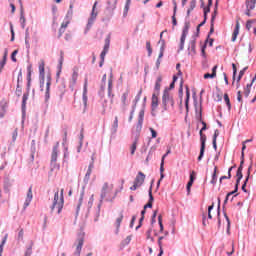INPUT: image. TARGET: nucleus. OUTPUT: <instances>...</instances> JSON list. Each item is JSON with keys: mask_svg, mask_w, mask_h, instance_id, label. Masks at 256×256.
<instances>
[{"mask_svg": "<svg viewBox=\"0 0 256 256\" xmlns=\"http://www.w3.org/2000/svg\"><path fill=\"white\" fill-rule=\"evenodd\" d=\"M159 107V94H152V100H151V109L152 111H155Z\"/></svg>", "mask_w": 256, "mask_h": 256, "instance_id": "aec40b11", "label": "nucleus"}, {"mask_svg": "<svg viewBox=\"0 0 256 256\" xmlns=\"http://www.w3.org/2000/svg\"><path fill=\"white\" fill-rule=\"evenodd\" d=\"M209 13H211V8L203 9V17H204L205 21H207V15H209Z\"/></svg>", "mask_w": 256, "mask_h": 256, "instance_id": "0e129e2a", "label": "nucleus"}, {"mask_svg": "<svg viewBox=\"0 0 256 256\" xmlns=\"http://www.w3.org/2000/svg\"><path fill=\"white\" fill-rule=\"evenodd\" d=\"M5 113H7V104H3L0 106V118L3 119L5 117Z\"/></svg>", "mask_w": 256, "mask_h": 256, "instance_id": "49530a36", "label": "nucleus"}, {"mask_svg": "<svg viewBox=\"0 0 256 256\" xmlns=\"http://www.w3.org/2000/svg\"><path fill=\"white\" fill-rule=\"evenodd\" d=\"M155 223H157V210H154L151 217V225H155Z\"/></svg>", "mask_w": 256, "mask_h": 256, "instance_id": "052dcab7", "label": "nucleus"}, {"mask_svg": "<svg viewBox=\"0 0 256 256\" xmlns=\"http://www.w3.org/2000/svg\"><path fill=\"white\" fill-rule=\"evenodd\" d=\"M239 29H240V25H239V21L236 22L233 34H232V38L231 41L233 43H235V41H237V35H239Z\"/></svg>", "mask_w": 256, "mask_h": 256, "instance_id": "a878e982", "label": "nucleus"}, {"mask_svg": "<svg viewBox=\"0 0 256 256\" xmlns=\"http://www.w3.org/2000/svg\"><path fill=\"white\" fill-rule=\"evenodd\" d=\"M160 46L159 59H163V55L165 53V39H160L158 42Z\"/></svg>", "mask_w": 256, "mask_h": 256, "instance_id": "7c9ffc66", "label": "nucleus"}, {"mask_svg": "<svg viewBox=\"0 0 256 256\" xmlns=\"http://www.w3.org/2000/svg\"><path fill=\"white\" fill-rule=\"evenodd\" d=\"M241 179H243V172H236V183L234 186L236 189H239V185H241Z\"/></svg>", "mask_w": 256, "mask_h": 256, "instance_id": "72a5a7b5", "label": "nucleus"}, {"mask_svg": "<svg viewBox=\"0 0 256 256\" xmlns=\"http://www.w3.org/2000/svg\"><path fill=\"white\" fill-rule=\"evenodd\" d=\"M196 119L199 123L202 124V128L200 129L199 133H203V131H207V122L203 121V112L200 110L199 113L197 112L196 108Z\"/></svg>", "mask_w": 256, "mask_h": 256, "instance_id": "f8f14e48", "label": "nucleus"}, {"mask_svg": "<svg viewBox=\"0 0 256 256\" xmlns=\"http://www.w3.org/2000/svg\"><path fill=\"white\" fill-rule=\"evenodd\" d=\"M247 69H249L248 66L244 67L240 72H239V75L237 77V83H240L241 82V79H243V75H245V72L247 71Z\"/></svg>", "mask_w": 256, "mask_h": 256, "instance_id": "79ce46f5", "label": "nucleus"}, {"mask_svg": "<svg viewBox=\"0 0 256 256\" xmlns=\"http://www.w3.org/2000/svg\"><path fill=\"white\" fill-rule=\"evenodd\" d=\"M232 69H233V83H235V79H237V65H235V63H232Z\"/></svg>", "mask_w": 256, "mask_h": 256, "instance_id": "6e6d98bb", "label": "nucleus"}, {"mask_svg": "<svg viewBox=\"0 0 256 256\" xmlns=\"http://www.w3.org/2000/svg\"><path fill=\"white\" fill-rule=\"evenodd\" d=\"M245 165V153L241 152V156H240V165L237 168L238 173H243V166Z\"/></svg>", "mask_w": 256, "mask_h": 256, "instance_id": "cd10ccee", "label": "nucleus"}, {"mask_svg": "<svg viewBox=\"0 0 256 256\" xmlns=\"http://www.w3.org/2000/svg\"><path fill=\"white\" fill-rule=\"evenodd\" d=\"M190 27H191V22L185 21L184 27L182 29V35L180 37V45H179L178 53L179 51H183V49H185V40L187 39V35H189Z\"/></svg>", "mask_w": 256, "mask_h": 256, "instance_id": "423d86ee", "label": "nucleus"}, {"mask_svg": "<svg viewBox=\"0 0 256 256\" xmlns=\"http://www.w3.org/2000/svg\"><path fill=\"white\" fill-rule=\"evenodd\" d=\"M112 77H113V70L111 69L110 79L108 80V97L110 99L111 104H113V98L115 97V94H113V80L111 79Z\"/></svg>", "mask_w": 256, "mask_h": 256, "instance_id": "9b49d317", "label": "nucleus"}, {"mask_svg": "<svg viewBox=\"0 0 256 256\" xmlns=\"http://www.w3.org/2000/svg\"><path fill=\"white\" fill-rule=\"evenodd\" d=\"M229 197L228 194H226L225 200L223 202V213H224V217L227 221V231H229V228L231 227V220H229V216H227V212H225V205H227V203L229 202Z\"/></svg>", "mask_w": 256, "mask_h": 256, "instance_id": "2eb2a0df", "label": "nucleus"}, {"mask_svg": "<svg viewBox=\"0 0 256 256\" xmlns=\"http://www.w3.org/2000/svg\"><path fill=\"white\" fill-rule=\"evenodd\" d=\"M131 243V236H127L125 240L121 242L122 247H125V245H129Z\"/></svg>", "mask_w": 256, "mask_h": 256, "instance_id": "e2e57ef3", "label": "nucleus"}, {"mask_svg": "<svg viewBox=\"0 0 256 256\" xmlns=\"http://www.w3.org/2000/svg\"><path fill=\"white\" fill-rule=\"evenodd\" d=\"M25 15L23 14V11L20 13V24L22 29H25V23H26Z\"/></svg>", "mask_w": 256, "mask_h": 256, "instance_id": "5fc2aeb1", "label": "nucleus"}, {"mask_svg": "<svg viewBox=\"0 0 256 256\" xmlns=\"http://www.w3.org/2000/svg\"><path fill=\"white\" fill-rule=\"evenodd\" d=\"M83 139H84V136H83V129H82L79 136V146L77 148L78 153H81V147H83Z\"/></svg>", "mask_w": 256, "mask_h": 256, "instance_id": "a19ab883", "label": "nucleus"}, {"mask_svg": "<svg viewBox=\"0 0 256 256\" xmlns=\"http://www.w3.org/2000/svg\"><path fill=\"white\" fill-rule=\"evenodd\" d=\"M224 101L226 103V107H228V111H231V99L229 98V94H224Z\"/></svg>", "mask_w": 256, "mask_h": 256, "instance_id": "ea45409f", "label": "nucleus"}, {"mask_svg": "<svg viewBox=\"0 0 256 256\" xmlns=\"http://www.w3.org/2000/svg\"><path fill=\"white\" fill-rule=\"evenodd\" d=\"M127 97H129V90L123 93L121 97L122 105L125 107L127 105Z\"/></svg>", "mask_w": 256, "mask_h": 256, "instance_id": "09e8293b", "label": "nucleus"}, {"mask_svg": "<svg viewBox=\"0 0 256 256\" xmlns=\"http://www.w3.org/2000/svg\"><path fill=\"white\" fill-rule=\"evenodd\" d=\"M85 243V232H79L77 235V239L74 243V247L76 250L72 254V256H81V251L83 249V245Z\"/></svg>", "mask_w": 256, "mask_h": 256, "instance_id": "39448f33", "label": "nucleus"}, {"mask_svg": "<svg viewBox=\"0 0 256 256\" xmlns=\"http://www.w3.org/2000/svg\"><path fill=\"white\" fill-rule=\"evenodd\" d=\"M39 80H40V91H43L45 86V62L39 64Z\"/></svg>", "mask_w": 256, "mask_h": 256, "instance_id": "1a4fd4ad", "label": "nucleus"}, {"mask_svg": "<svg viewBox=\"0 0 256 256\" xmlns=\"http://www.w3.org/2000/svg\"><path fill=\"white\" fill-rule=\"evenodd\" d=\"M22 93H23V89L21 88V85L17 84L15 94L17 95V97H21Z\"/></svg>", "mask_w": 256, "mask_h": 256, "instance_id": "bf43d9fd", "label": "nucleus"}, {"mask_svg": "<svg viewBox=\"0 0 256 256\" xmlns=\"http://www.w3.org/2000/svg\"><path fill=\"white\" fill-rule=\"evenodd\" d=\"M158 225L160 227V233H163L165 227L163 226V216L161 214L158 215Z\"/></svg>", "mask_w": 256, "mask_h": 256, "instance_id": "37998d69", "label": "nucleus"}, {"mask_svg": "<svg viewBox=\"0 0 256 256\" xmlns=\"http://www.w3.org/2000/svg\"><path fill=\"white\" fill-rule=\"evenodd\" d=\"M200 135V153L198 156V161H203V157H205V148L207 143V135L204 133H199Z\"/></svg>", "mask_w": 256, "mask_h": 256, "instance_id": "6e6552de", "label": "nucleus"}, {"mask_svg": "<svg viewBox=\"0 0 256 256\" xmlns=\"http://www.w3.org/2000/svg\"><path fill=\"white\" fill-rule=\"evenodd\" d=\"M49 99H51V76H47L45 103H49Z\"/></svg>", "mask_w": 256, "mask_h": 256, "instance_id": "4468645a", "label": "nucleus"}, {"mask_svg": "<svg viewBox=\"0 0 256 256\" xmlns=\"http://www.w3.org/2000/svg\"><path fill=\"white\" fill-rule=\"evenodd\" d=\"M89 179H91V172H86V174L84 176L85 185H87V183H89Z\"/></svg>", "mask_w": 256, "mask_h": 256, "instance_id": "774afa93", "label": "nucleus"}, {"mask_svg": "<svg viewBox=\"0 0 256 256\" xmlns=\"http://www.w3.org/2000/svg\"><path fill=\"white\" fill-rule=\"evenodd\" d=\"M190 99H191V91L189 90V86H186L185 109H186L187 113H189V100Z\"/></svg>", "mask_w": 256, "mask_h": 256, "instance_id": "393cba45", "label": "nucleus"}, {"mask_svg": "<svg viewBox=\"0 0 256 256\" xmlns=\"http://www.w3.org/2000/svg\"><path fill=\"white\" fill-rule=\"evenodd\" d=\"M145 119V108H142L138 115V122L136 124V135L133 144L131 145V155H135L137 151V141H139V136L141 135V129H143V121Z\"/></svg>", "mask_w": 256, "mask_h": 256, "instance_id": "f257e3e1", "label": "nucleus"}, {"mask_svg": "<svg viewBox=\"0 0 256 256\" xmlns=\"http://www.w3.org/2000/svg\"><path fill=\"white\" fill-rule=\"evenodd\" d=\"M107 189H109V184L108 183H104L103 187H102V191H101V195H100V203L98 204V209H101V203H103V199H105V197H107Z\"/></svg>", "mask_w": 256, "mask_h": 256, "instance_id": "dca6fc26", "label": "nucleus"}, {"mask_svg": "<svg viewBox=\"0 0 256 256\" xmlns=\"http://www.w3.org/2000/svg\"><path fill=\"white\" fill-rule=\"evenodd\" d=\"M97 3L98 2L95 1L93 4L92 11L87 23V29H91V27H93V23H95V19H97V12H95V9H97Z\"/></svg>", "mask_w": 256, "mask_h": 256, "instance_id": "9d476101", "label": "nucleus"}, {"mask_svg": "<svg viewBox=\"0 0 256 256\" xmlns=\"http://www.w3.org/2000/svg\"><path fill=\"white\" fill-rule=\"evenodd\" d=\"M252 167H253L252 165H250L248 167L247 176H246L245 180L243 181L244 185H247L249 183V178L251 177V169H252Z\"/></svg>", "mask_w": 256, "mask_h": 256, "instance_id": "3c124183", "label": "nucleus"}, {"mask_svg": "<svg viewBox=\"0 0 256 256\" xmlns=\"http://www.w3.org/2000/svg\"><path fill=\"white\" fill-rule=\"evenodd\" d=\"M256 2L255 0H247L246 1V9H250L253 11L255 9Z\"/></svg>", "mask_w": 256, "mask_h": 256, "instance_id": "4c0bfd02", "label": "nucleus"}, {"mask_svg": "<svg viewBox=\"0 0 256 256\" xmlns=\"http://www.w3.org/2000/svg\"><path fill=\"white\" fill-rule=\"evenodd\" d=\"M123 221V212L120 213V216L116 219V233H119V227H121V223Z\"/></svg>", "mask_w": 256, "mask_h": 256, "instance_id": "f704fd0d", "label": "nucleus"}, {"mask_svg": "<svg viewBox=\"0 0 256 256\" xmlns=\"http://www.w3.org/2000/svg\"><path fill=\"white\" fill-rule=\"evenodd\" d=\"M7 65V56H3L2 60L0 61V73H3V68Z\"/></svg>", "mask_w": 256, "mask_h": 256, "instance_id": "603ef678", "label": "nucleus"}, {"mask_svg": "<svg viewBox=\"0 0 256 256\" xmlns=\"http://www.w3.org/2000/svg\"><path fill=\"white\" fill-rule=\"evenodd\" d=\"M58 155H59V143H57V145L53 146L52 148V154H51V160H50L51 173H53V171H59L61 169V165L57 163Z\"/></svg>", "mask_w": 256, "mask_h": 256, "instance_id": "7ed1b4c3", "label": "nucleus"}, {"mask_svg": "<svg viewBox=\"0 0 256 256\" xmlns=\"http://www.w3.org/2000/svg\"><path fill=\"white\" fill-rule=\"evenodd\" d=\"M160 177L161 179H165V162L163 160L160 163Z\"/></svg>", "mask_w": 256, "mask_h": 256, "instance_id": "58836bf2", "label": "nucleus"}, {"mask_svg": "<svg viewBox=\"0 0 256 256\" xmlns=\"http://www.w3.org/2000/svg\"><path fill=\"white\" fill-rule=\"evenodd\" d=\"M207 43L208 41L206 40L205 43L201 46V56L204 59H207V53L205 52V50L207 49Z\"/></svg>", "mask_w": 256, "mask_h": 256, "instance_id": "c03bdc74", "label": "nucleus"}, {"mask_svg": "<svg viewBox=\"0 0 256 256\" xmlns=\"http://www.w3.org/2000/svg\"><path fill=\"white\" fill-rule=\"evenodd\" d=\"M7 237L8 235L6 234L0 244V256H3V247H5V243H7Z\"/></svg>", "mask_w": 256, "mask_h": 256, "instance_id": "de8ad7c7", "label": "nucleus"}, {"mask_svg": "<svg viewBox=\"0 0 256 256\" xmlns=\"http://www.w3.org/2000/svg\"><path fill=\"white\" fill-rule=\"evenodd\" d=\"M143 94V90H139L138 94L136 95L134 101H133V105H132V110L135 111V109H137V104L139 103V101H141V95Z\"/></svg>", "mask_w": 256, "mask_h": 256, "instance_id": "bb28decb", "label": "nucleus"}, {"mask_svg": "<svg viewBox=\"0 0 256 256\" xmlns=\"http://www.w3.org/2000/svg\"><path fill=\"white\" fill-rule=\"evenodd\" d=\"M217 217H218V227H221V198H218L217 205Z\"/></svg>", "mask_w": 256, "mask_h": 256, "instance_id": "473e14b6", "label": "nucleus"}, {"mask_svg": "<svg viewBox=\"0 0 256 256\" xmlns=\"http://www.w3.org/2000/svg\"><path fill=\"white\" fill-rule=\"evenodd\" d=\"M71 19H73V2H71L69 5V9L67 11L65 21H67V23H71Z\"/></svg>", "mask_w": 256, "mask_h": 256, "instance_id": "b1692460", "label": "nucleus"}, {"mask_svg": "<svg viewBox=\"0 0 256 256\" xmlns=\"http://www.w3.org/2000/svg\"><path fill=\"white\" fill-rule=\"evenodd\" d=\"M64 95H65V84H62L61 89H60V93H59L60 99H63Z\"/></svg>", "mask_w": 256, "mask_h": 256, "instance_id": "338daca9", "label": "nucleus"}, {"mask_svg": "<svg viewBox=\"0 0 256 256\" xmlns=\"http://www.w3.org/2000/svg\"><path fill=\"white\" fill-rule=\"evenodd\" d=\"M117 129H119V117L115 116L113 124L110 129L111 135H116Z\"/></svg>", "mask_w": 256, "mask_h": 256, "instance_id": "4be33fe9", "label": "nucleus"}, {"mask_svg": "<svg viewBox=\"0 0 256 256\" xmlns=\"http://www.w3.org/2000/svg\"><path fill=\"white\" fill-rule=\"evenodd\" d=\"M210 183L211 185H217V166L214 167V171L212 173V179Z\"/></svg>", "mask_w": 256, "mask_h": 256, "instance_id": "c9c22d12", "label": "nucleus"}, {"mask_svg": "<svg viewBox=\"0 0 256 256\" xmlns=\"http://www.w3.org/2000/svg\"><path fill=\"white\" fill-rule=\"evenodd\" d=\"M245 165V153L241 152V156H240V165L237 168L238 173H243V166Z\"/></svg>", "mask_w": 256, "mask_h": 256, "instance_id": "c85d7f7f", "label": "nucleus"}, {"mask_svg": "<svg viewBox=\"0 0 256 256\" xmlns=\"http://www.w3.org/2000/svg\"><path fill=\"white\" fill-rule=\"evenodd\" d=\"M83 197H85V186L82 187V190H81V193H80V198H79L78 205H77V208H76V217H77V215H79L81 205H83Z\"/></svg>", "mask_w": 256, "mask_h": 256, "instance_id": "412c9836", "label": "nucleus"}, {"mask_svg": "<svg viewBox=\"0 0 256 256\" xmlns=\"http://www.w3.org/2000/svg\"><path fill=\"white\" fill-rule=\"evenodd\" d=\"M169 105H171V107H175V99H173V95H171L170 92H167V90H164L162 95L163 110L168 111Z\"/></svg>", "mask_w": 256, "mask_h": 256, "instance_id": "20e7f679", "label": "nucleus"}, {"mask_svg": "<svg viewBox=\"0 0 256 256\" xmlns=\"http://www.w3.org/2000/svg\"><path fill=\"white\" fill-rule=\"evenodd\" d=\"M178 95H179V98H180V105H183V80H181V82H180Z\"/></svg>", "mask_w": 256, "mask_h": 256, "instance_id": "e433bc0d", "label": "nucleus"}, {"mask_svg": "<svg viewBox=\"0 0 256 256\" xmlns=\"http://www.w3.org/2000/svg\"><path fill=\"white\" fill-rule=\"evenodd\" d=\"M31 91V82H27L26 84V92L22 96V119H25L26 111H27V101L29 100V93Z\"/></svg>", "mask_w": 256, "mask_h": 256, "instance_id": "0eeeda50", "label": "nucleus"}, {"mask_svg": "<svg viewBox=\"0 0 256 256\" xmlns=\"http://www.w3.org/2000/svg\"><path fill=\"white\" fill-rule=\"evenodd\" d=\"M253 23H255V20H248L246 22V29H247V31H251V28L253 27Z\"/></svg>", "mask_w": 256, "mask_h": 256, "instance_id": "680f3d73", "label": "nucleus"}, {"mask_svg": "<svg viewBox=\"0 0 256 256\" xmlns=\"http://www.w3.org/2000/svg\"><path fill=\"white\" fill-rule=\"evenodd\" d=\"M111 45V34H108L107 37L104 40V47L103 51H106L109 53V47Z\"/></svg>", "mask_w": 256, "mask_h": 256, "instance_id": "c756f323", "label": "nucleus"}, {"mask_svg": "<svg viewBox=\"0 0 256 256\" xmlns=\"http://www.w3.org/2000/svg\"><path fill=\"white\" fill-rule=\"evenodd\" d=\"M65 205V197L63 196V189L60 191V197H59V191H56L54 194L53 203L50 206V213H53L55 211V208L57 207V213L60 215L61 211H63V206Z\"/></svg>", "mask_w": 256, "mask_h": 256, "instance_id": "f03ea898", "label": "nucleus"}, {"mask_svg": "<svg viewBox=\"0 0 256 256\" xmlns=\"http://www.w3.org/2000/svg\"><path fill=\"white\" fill-rule=\"evenodd\" d=\"M196 45H197V42H195V37H194V39L190 40L188 45V51H191L194 55L196 53V50H195Z\"/></svg>", "mask_w": 256, "mask_h": 256, "instance_id": "2f4dec72", "label": "nucleus"}, {"mask_svg": "<svg viewBox=\"0 0 256 256\" xmlns=\"http://www.w3.org/2000/svg\"><path fill=\"white\" fill-rule=\"evenodd\" d=\"M214 33H215V24L210 23V30L208 32L206 41H209V39L211 38V35H213Z\"/></svg>", "mask_w": 256, "mask_h": 256, "instance_id": "8fccbe9b", "label": "nucleus"}, {"mask_svg": "<svg viewBox=\"0 0 256 256\" xmlns=\"http://www.w3.org/2000/svg\"><path fill=\"white\" fill-rule=\"evenodd\" d=\"M148 196H149V200L148 203H152L155 201V197H153V186H150L149 190H148Z\"/></svg>", "mask_w": 256, "mask_h": 256, "instance_id": "a18cd8bd", "label": "nucleus"}, {"mask_svg": "<svg viewBox=\"0 0 256 256\" xmlns=\"http://www.w3.org/2000/svg\"><path fill=\"white\" fill-rule=\"evenodd\" d=\"M82 101H83L84 109H87V101H88V97H87V80H85L84 87H83Z\"/></svg>", "mask_w": 256, "mask_h": 256, "instance_id": "5701e85b", "label": "nucleus"}, {"mask_svg": "<svg viewBox=\"0 0 256 256\" xmlns=\"http://www.w3.org/2000/svg\"><path fill=\"white\" fill-rule=\"evenodd\" d=\"M134 183L136 185H138L139 187H141V185H143V183H145V174L143 172H138L135 180H134Z\"/></svg>", "mask_w": 256, "mask_h": 256, "instance_id": "a211bd4d", "label": "nucleus"}, {"mask_svg": "<svg viewBox=\"0 0 256 256\" xmlns=\"http://www.w3.org/2000/svg\"><path fill=\"white\" fill-rule=\"evenodd\" d=\"M17 136H18V132H17V129H15L12 132V141H11L10 145H15V141H17Z\"/></svg>", "mask_w": 256, "mask_h": 256, "instance_id": "4d7b16f0", "label": "nucleus"}, {"mask_svg": "<svg viewBox=\"0 0 256 256\" xmlns=\"http://www.w3.org/2000/svg\"><path fill=\"white\" fill-rule=\"evenodd\" d=\"M20 83H23V69H20L18 73L17 85H19Z\"/></svg>", "mask_w": 256, "mask_h": 256, "instance_id": "13d9d810", "label": "nucleus"}, {"mask_svg": "<svg viewBox=\"0 0 256 256\" xmlns=\"http://www.w3.org/2000/svg\"><path fill=\"white\" fill-rule=\"evenodd\" d=\"M118 0H108L106 10L113 14V11L117 9Z\"/></svg>", "mask_w": 256, "mask_h": 256, "instance_id": "6ab92c4d", "label": "nucleus"}, {"mask_svg": "<svg viewBox=\"0 0 256 256\" xmlns=\"http://www.w3.org/2000/svg\"><path fill=\"white\" fill-rule=\"evenodd\" d=\"M146 49L148 52V57H151V55H153V48L151 47V42L147 41L146 42Z\"/></svg>", "mask_w": 256, "mask_h": 256, "instance_id": "864d4df0", "label": "nucleus"}, {"mask_svg": "<svg viewBox=\"0 0 256 256\" xmlns=\"http://www.w3.org/2000/svg\"><path fill=\"white\" fill-rule=\"evenodd\" d=\"M31 201H33V186H30L27 192L26 200L24 202L23 209H27L29 205H31Z\"/></svg>", "mask_w": 256, "mask_h": 256, "instance_id": "ddd939ff", "label": "nucleus"}, {"mask_svg": "<svg viewBox=\"0 0 256 256\" xmlns=\"http://www.w3.org/2000/svg\"><path fill=\"white\" fill-rule=\"evenodd\" d=\"M195 179H197V173H195V171H191L189 176V181L195 182Z\"/></svg>", "mask_w": 256, "mask_h": 256, "instance_id": "69168bd1", "label": "nucleus"}, {"mask_svg": "<svg viewBox=\"0 0 256 256\" xmlns=\"http://www.w3.org/2000/svg\"><path fill=\"white\" fill-rule=\"evenodd\" d=\"M163 81V77L162 76H158L155 82V86H154V94L156 95H160L161 93V82Z\"/></svg>", "mask_w": 256, "mask_h": 256, "instance_id": "f3484780", "label": "nucleus"}]
</instances>
